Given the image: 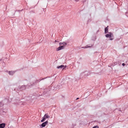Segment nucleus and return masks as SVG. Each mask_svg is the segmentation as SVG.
I'll return each instance as SVG.
<instances>
[{
	"instance_id": "obj_10",
	"label": "nucleus",
	"mask_w": 128,
	"mask_h": 128,
	"mask_svg": "<svg viewBox=\"0 0 128 128\" xmlns=\"http://www.w3.org/2000/svg\"><path fill=\"white\" fill-rule=\"evenodd\" d=\"M90 47H91V46H88V45H87L85 47H82V48H88Z\"/></svg>"
},
{
	"instance_id": "obj_11",
	"label": "nucleus",
	"mask_w": 128,
	"mask_h": 128,
	"mask_svg": "<svg viewBox=\"0 0 128 128\" xmlns=\"http://www.w3.org/2000/svg\"><path fill=\"white\" fill-rule=\"evenodd\" d=\"M3 105V104L2 102H0V106H2Z\"/></svg>"
},
{
	"instance_id": "obj_3",
	"label": "nucleus",
	"mask_w": 128,
	"mask_h": 128,
	"mask_svg": "<svg viewBox=\"0 0 128 128\" xmlns=\"http://www.w3.org/2000/svg\"><path fill=\"white\" fill-rule=\"evenodd\" d=\"M64 46H60L56 48V50L58 51L62 50L64 48Z\"/></svg>"
},
{
	"instance_id": "obj_1",
	"label": "nucleus",
	"mask_w": 128,
	"mask_h": 128,
	"mask_svg": "<svg viewBox=\"0 0 128 128\" xmlns=\"http://www.w3.org/2000/svg\"><path fill=\"white\" fill-rule=\"evenodd\" d=\"M106 37L107 38H110V40H113V36L112 33V32H109L108 34H106L105 35Z\"/></svg>"
},
{
	"instance_id": "obj_5",
	"label": "nucleus",
	"mask_w": 128,
	"mask_h": 128,
	"mask_svg": "<svg viewBox=\"0 0 128 128\" xmlns=\"http://www.w3.org/2000/svg\"><path fill=\"white\" fill-rule=\"evenodd\" d=\"M15 72L14 71H11L8 72L9 74L10 75H13L15 73Z\"/></svg>"
},
{
	"instance_id": "obj_13",
	"label": "nucleus",
	"mask_w": 128,
	"mask_h": 128,
	"mask_svg": "<svg viewBox=\"0 0 128 128\" xmlns=\"http://www.w3.org/2000/svg\"><path fill=\"white\" fill-rule=\"evenodd\" d=\"M78 98H77L76 99V100L78 99Z\"/></svg>"
},
{
	"instance_id": "obj_9",
	"label": "nucleus",
	"mask_w": 128,
	"mask_h": 128,
	"mask_svg": "<svg viewBox=\"0 0 128 128\" xmlns=\"http://www.w3.org/2000/svg\"><path fill=\"white\" fill-rule=\"evenodd\" d=\"M64 66L63 65H61L60 66H58L57 67V68H62V67H64Z\"/></svg>"
},
{
	"instance_id": "obj_7",
	"label": "nucleus",
	"mask_w": 128,
	"mask_h": 128,
	"mask_svg": "<svg viewBox=\"0 0 128 128\" xmlns=\"http://www.w3.org/2000/svg\"><path fill=\"white\" fill-rule=\"evenodd\" d=\"M108 26H107V27L105 29L104 32L105 34L106 33L108 32Z\"/></svg>"
},
{
	"instance_id": "obj_4",
	"label": "nucleus",
	"mask_w": 128,
	"mask_h": 128,
	"mask_svg": "<svg viewBox=\"0 0 128 128\" xmlns=\"http://www.w3.org/2000/svg\"><path fill=\"white\" fill-rule=\"evenodd\" d=\"M48 121H46L43 123L41 125L42 127H44L46 126V125L48 124Z\"/></svg>"
},
{
	"instance_id": "obj_14",
	"label": "nucleus",
	"mask_w": 128,
	"mask_h": 128,
	"mask_svg": "<svg viewBox=\"0 0 128 128\" xmlns=\"http://www.w3.org/2000/svg\"><path fill=\"white\" fill-rule=\"evenodd\" d=\"M44 79V78H42V80H43Z\"/></svg>"
},
{
	"instance_id": "obj_12",
	"label": "nucleus",
	"mask_w": 128,
	"mask_h": 128,
	"mask_svg": "<svg viewBox=\"0 0 128 128\" xmlns=\"http://www.w3.org/2000/svg\"><path fill=\"white\" fill-rule=\"evenodd\" d=\"M122 65L123 66H124L126 64H125L123 63L122 64Z\"/></svg>"
},
{
	"instance_id": "obj_2",
	"label": "nucleus",
	"mask_w": 128,
	"mask_h": 128,
	"mask_svg": "<svg viewBox=\"0 0 128 128\" xmlns=\"http://www.w3.org/2000/svg\"><path fill=\"white\" fill-rule=\"evenodd\" d=\"M50 116L48 115V114H45L44 116L42 117V119L41 120V122H42L45 121L46 119L49 118Z\"/></svg>"
},
{
	"instance_id": "obj_8",
	"label": "nucleus",
	"mask_w": 128,
	"mask_h": 128,
	"mask_svg": "<svg viewBox=\"0 0 128 128\" xmlns=\"http://www.w3.org/2000/svg\"><path fill=\"white\" fill-rule=\"evenodd\" d=\"M66 42H60L59 43V45L60 46H62V45L66 44Z\"/></svg>"
},
{
	"instance_id": "obj_6",
	"label": "nucleus",
	"mask_w": 128,
	"mask_h": 128,
	"mask_svg": "<svg viewBox=\"0 0 128 128\" xmlns=\"http://www.w3.org/2000/svg\"><path fill=\"white\" fill-rule=\"evenodd\" d=\"M5 126V124L2 123L0 124V128H4Z\"/></svg>"
}]
</instances>
